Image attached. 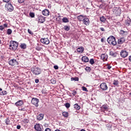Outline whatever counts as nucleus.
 <instances>
[{
    "label": "nucleus",
    "instance_id": "nucleus-1",
    "mask_svg": "<svg viewBox=\"0 0 131 131\" xmlns=\"http://www.w3.org/2000/svg\"><path fill=\"white\" fill-rule=\"evenodd\" d=\"M18 45H19V43L16 41H10L9 42V50L16 51L18 49Z\"/></svg>",
    "mask_w": 131,
    "mask_h": 131
},
{
    "label": "nucleus",
    "instance_id": "nucleus-2",
    "mask_svg": "<svg viewBox=\"0 0 131 131\" xmlns=\"http://www.w3.org/2000/svg\"><path fill=\"white\" fill-rule=\"evenodd\" d=\"M107 41L110 45H113V46H115L117 43L115 37H114L113 36H110L107 38Z\"/></svg>",
    "mask_w": 131,
    "mask_h": 131
},
{
    "label": "nucleus",
    "instance_id": "nucleus-3",
    "mask_svg": "<svg viewBox=\"0 0 131 131\" xmlns=\"http://www.w3.org/2000/svg\"><path fill=\"white\" fill-rule=\"evenodd\" d=\"M31 71L34 75H38L41 73V70L39 68L34 67L32 69Z\"/></svg>",
    "mask_w": 131,
    "mask_h": 131
},
{
    "label": "nucleus",
    "instance_id": "nucleus-4",
    "mask_svg": "<svg viewBox=\"0 0 131 131\" xmlns=\"http://www.w3.org/2000/svg\"><path fill=\"white\" fill-rule=\"evenodd\" d=\"M113 13L117 16H120L121 14V9L118 7H115L113 8Z\"/></svg>",
    "mask_w": 131,
    "mask_h": 131
},
{
    "label": "nucleus",
    "instance_id": "nucleus-5",
    "mask_svg": "<svg viewBox=\"0 0 131 131\" xmlns=\"http://www.w3.org/2000/svg\"><path fill=\"white\" fill-rule=\"evenodd\" d=\"M5 8L7 9L8 12H13V11H14V7H13V5L11 4V3H7L5 5Z\"/></svg>",
    "mask_w": 131,
    "mask_h": 131
},
{
    "label": "nucleus",
    "instance_id": "nucleus-6",
    "mask_svg": "<svg viewBox=\"0 0 131 131\" xmlns=\"http://www.w3.org/2000/svg\"><path fill=\"white\" fill-rule=\"evenodd\" d=\"M31 103L33 105H34L35 107H38V103H39V100L37 98H33L31 100Z\"/></svg>",
    "mask_w": 131,
    "mask_h": 131
},
{
    "label": "nucleus",
    "instance_id": "nucleus-7",
    "mask_svg": "<svg viewBox=\"0 0 131 131\" xmlns=\"http://www.w3.org/2000/svg\"><path fill=\"white\" fill-rule=\"evenodd\" d=\"M9 65H11V66H13L14 67H16V66H17L18 65V61L16 60L15 59H11L9 61Z\"/></svg>",
    "mask_w": 131,
    "mask_h": 131
},
{
    "label": "nucleus",
    "instance_id": "nucleus-8",
    "mask_svg": "<svg viewBox=\"0 0 131 131\" xmlns=\"http://www.w3.org/2000/svg\"><path fill=\"white\" fill-rule=\"evenodd\" d=\"M120 56L122 58H126L128 56V52L125 50H122L120 52Z\"/></svg>",
    "mask_w": 131,
    "mask_h": 131
},
{
    "label": "nucleus",
    "instance_id": "nucleus-9",
    "mask_svg": "<svg viewBox=\"0 0 131 131\" xmlns=\"http://www.w3.org/2000/svg\"><path fill=\"white\" fill-rule=\"evenodd\" d=\"M40 41L43 45H49L50 43V40L48 38H41Z\"/></svg>",
    "mask_w": 131,
    "mask_h": 131
},
{
    "label": "nucleus",
    "instance_id": "nucleus-10",
    "mask_svg": "<svg viewBox=\"0 0 131 131\" xmlns=\"http://www.w3.org/2000/svg\"><path fill=\"white\" fill-rule=\"evenodd\" d=\"M100 89L102 90V91H107L108 90V86H107V84L105 82L102 83L100 85Z\"/></svg>",
    "mask_w": 131,
    "mask_h": 131
},
{
    "label": "nucleus",
    "instance_id": "nucleus-11",
    "mask_svg": "<svg viewBox=\"0 0 131 131\" xmlns=\"http://www.w3.org/2000/svg\"><path fill=\"white\" fill-rule=\"evenodd\" d=\"M34 129L37 131L42 130V125L39 124H36L34 126Z\"/></svg>",
    "mask_w": 131,
    "mask_h": 131
},
{
    "label": "nucleus",
    "instance_id": "nucleus-12",
    "mask_svg": "<svg viewBox=\"0 0 131 131\" xmlns=\"http://www.w3.org/2000/svg\"><path fill=\"white\" fill-rule=\"evenodd\" d=\"M82 21L83 24H84V25H86V26L90 25V19H89V18L85 17L83 19Z\"/></svg>",
    "mask_w": 131,
    "mask_h": 131
},
{
    "label": "nucleus",
    "instance_id": "nucleus-13",
    "mask_svg": "<svg viewBox=\"0 0 131 131\" xmlns=\"http://www.w3.org/2000/svg\"><path fill=\"white\" fill-rule=\"evenodd\" d=\"M38 21L40 22V23H43V22L46 21V18L42 15H39L38 17Z\"/></svg>",
    "mask_w": 131,
    "mask_h": 131
},
{
    "label": "nucleus",
    "instance_id": "nucleus-14",
    "mask_svg": "<svg viewBox=\"0 0 131 131\" xmlns=\"http://www.w3.org/2000/svg\"><path fill=\"white\" fill-rule=\"evenodd\" d=\"M124 41H125V38L124 37H121L118 40V43L119 45H122Z\"/></svg>",
    "mask_w": 131,
    "mask_h": 131
},
{
    "label": "nucleus",
    "instance_id": "nucleus-15",
    "mask_svg": "<svg viewBox=\"0 0 131 131\" xmlns=\"http://www.w3.org/2000/svg\"><path fill=\"white\" fill-rule=\"evenodd\" d=\"M23 104H24V102L23 100H19L15 103V105L16 107H19V106H22Z\"/></svg>",
    "mask_w": 131,
    "mask_h": 131
},
{
    "label": "nucleus",
    "instance_id": "nucleus-16",
    "mask_svg": "<svg viewBox=\"0 0 131 131\" xmlns=\"http://www.w3.org/2000/svg\"><path fill=\"white\" fill-rule=\"evenodd\" d=\"M42 13L43 16H49L50 14V11L48 9H45L42 11Z\"/></svg>",
    "mask_w": 131,
    "mask_h": 131
},
{
    "label": "nucleus",
    "instance_id": "nucleus-17",
    "mask_svg": "<svg viewBox=\"0 0 131 131\" xmlns=\"http://www.w3.org/2000/svg\"><path fill=\"white\" fill-rule=\"evenodd\" d=\"M101 59L103 60V61H106L107 59H108V55L106 54H103L101 56Z\"/></svg>",
    "mask_w": 131,
    "mask_h": 131
},
{
    "label": "nucleus",
    "instance_id": "nucleus-18",
    "mask_svg": "<svg viewBox=\"0 0 131 131\" xmlns=\"http://www.w3.org/2000/svg\"><path fill=\"white\" fill-rule=\"evenodd\" d=\"M37 119L38 120H42L43 119V114H40L37 116Z\"/></svg>",
    "mask_w": 131,
    "mask_h": 131
},
{
    "label": "nucleus",
    "instance_id": "nucleus-19",
    "mask_svg": "<svg viewBox=\"0 0 131 131\" xmlns=\"http://www.w3.org/2000/svg\"><path fill=\"white\" fill-rule=\"evenodd\" d=\"M127 18H128V19L126 20L125 24H126V25H127V26H129V25H130V23H131V19L128 17Z\"/></svg>",
    "mask_w": 131,
    "mask_h": 131
},
{
    "label": "nucleus",
    "instance_id": "nucleus-20",
    "mask_svg": "<svg viewBox=\"0 0 131 131\" xmlns=\"http://www.w3.org/2000/svg\"><path fill=\"white\" fill-rule=\"evenodd\" d=\"M82 61L83 62H85V63H88V62L89 61V57L87 56H83Z\"/></svg>",
    "mask_w": 131,
    "mask_h": 131
},
{
    "label": "nucleus",
    "instance_id": "nucleus-21",
    "mask_svg": "<svg viewBox=\"0 0 131 131\" xmlns=\"http://www.w3.org/2000/svg\"><path fill=\"white\" fill-rule=\"evenodd\" d=\"M110 56H112V57H116L117 56V53L116 52H114L112 51L110 52Z\"/></svg>",
    "mask_w": 131,
    "mask_h": 131
},
{
    "label": "nucleus",
    "instance_id": "nucleus-22",
    "mask_svg": "<svg viewBox=\"0 0 131 131\" xmlns=\"http://www.w3.org/2000/svg\"><path fill=\"white\" fill-rule=\"evenodd\" d=\"M5 27H8V24H4V26H0V30L3 31L5 29Z\"/></svg>",
    "mask_w": 131,
    "mask_h": 131
},
{
    "label": "nucleus",
    "instance_id": "nucleus-23",
    "mask_svg": "<svg viewBox=\"0 0 131 131\" xmlns=\"http://www.w3.org/2000/svg\"><path fill=\"white\" fill-rule=\"evenodd\" d=\"M100 20L101 22H103V23H105V22H106V18H105V17L104 16L100 17Z\"/></svg>",
    "mask_w": 131,
    "mask_h": 131
},
{
    "label": "nucleus",
    "instance_id": "nucleus-24",
    "mask_svg": "<svg viewBox=\"0 0 131 131\" xmlns=\"http://www.w3.org/2000/svg\"><path fill=\"white\" fill-rule=\"evenodd\" d=\"M62 21L63 22V23H68V22H69V20L67 17H63L62 19Z\"/></svg>",
    "mask_w": 131,
    "mask_h": 131
},
{
    "label": "nucleus",
    "instance_id": "nucleus-25",
    "mask_svg": "<svg viewBox=\"0 0 131 131\" xmlns=\"http://www.w3.org/2000/svg\"><path fill=\"white\" fill-rule=\"evenodd\" d=\"M74 107L75 108V109H76V110H79V109H80V107L79 106V105H78V104L76 103L74 105Z\"/></svg>",
    "mask_w": 131,
    "mask_h": 131
},
{
    "label": "nucleus",
    "instance_id": "nucleus-26",
    "mask_svg": "<svg viewBox=\"0 0 131 131\" xmlns=\"http://www.w3.org/2000/svg\"><path fill=\"white\" fill-rule=\"evenodd\" d=\"M127 34V32L124 31L123 30H121L120 31V34H122V35H125Z\"/></svg>",
    "mask_w": 131,
    "mask_h": 131
},
{
    "label": "nucleus",
    "instance_id": "nucleus-27",
    "mask_svg": "<svg viewBox=\"0 0 131 131\" xmlns=\"http://www.w3.org/2000/svg\"><path fill=\"white\" fill-rule=\"evenodd\" d=\"M79 79L78 77H72V78H71V81H78Z\"/></svg>",
    "mask_w": 131,
    "mask_h": 131
},
{
    "label": "nucleus",
    "instance_id": "nucleus-28",
    "mask_svg": "<svg viewBox=\"0 0 131 131\" xmlns=\"http://www.w3.org/2000/svg\"><path fill=\"white\" fill-rule=\"evenodd\" d=\"M20 49H23V50L26 49V44L25 43H21L20 45Z\"/></svg>",
    "mask_w": 131,
    "mask_h": 131
},
{
    "label": "nucleus",
    "instance_id": "nucleus-29",
    "mask_svg": "<svg viewBox=\"0 0 131 131\" xmlns=\"http://www.w3.org/2000/svg\"><path fill=\"white\" fill-rule=\"evenodd\" d=\"M62 116H63V117H68L69 116V114L68 112H62Z\"/></svg>",
    "mask_w": 131,
    "mask_h": 131
},
{
    "label": "nucleus",
    "instance_id": "nucleus-30",
    "mask_svg": "<svg viewBox=\"0 0 131 131\" xmlns=\"http://www.w3.org/2000/svg\"><path fill=\"white\" fill-rule=\"evenodd\" d=\"M19 111H26V106L18 107Z\"/></svg>",
    "mask_w": 131,
    "mask_h": 131
},
{
    "label": "nucleus",
    "instance_id": "nucleus-31",
    "mask_svg": "<svg viewBox=\"0 0 131 131\" xmlns=\"http://www.w3.org/2000/svg\"><path fill=\"white\" fill-rule=\"evenodd\" d=\"M63 29L66 30V31H69L70 30V27L68 26H65L63 27Z\"/></svg>",
    "mask_w": 131,
    "mask_h": 131
},
{
    "label": "nucleus",
    "instance_id": "nucleus-32",
    "mask_svg": "<svg viewBox=\"0 0 131 131\" xmlns=\"http://www.w3.org/2000/svg\"><path fill=\"white\" fill-rule=\"evenodd\" d=\"M107 7V5H106V3H102L99 6V8L101 9H103V8H106Z\"/></svg>",
    "mask_w": 131,
    "mask_h": 131
},
{
    "label": "nucleus",
    "instance_id": "nucleus-33",
    "mask_svg": "<svg viewBox=\"0 0 131 131\" xmlns=\"http://www.w3.org/2000/svg\"><path fill=\"white\" fill-rule=\"evenodd\" d=\"M10 122H11V121H10V119H9V118H7L6 119H5V123L7 125L10 124Z\"/></svg>",
    "mask_w": 131,
    "mask_h": 131
},
{
    "label": "nucleus",
    "instance_id": "nucleus-34",
    "mask_svg": "<svg viewBox=\"0 0 131 131\" xmlns=\"http://www.w3.org/2000/svg\"><path fill=\"white\" fill-rule=\"evenodd\" d=\"M77 52H78V53H82V47L78 48L77 49Z\"/></svg>",
    "mask_w": 131,
    "mask_h": 131
},
{
    "label": "nucleus",
    "instance_id": "nucleus-35",
    "mask_svg": "<svg viewBox=\"0 0 131 131\" xmlns=\"http://www.w3.org/2000/svg\"><path fill=\"white\" fill-rule=\"evenodd\" d=\"M101 108H102V110H103L105 111L107 110V109H108V107L106 105H103L101 107Z\"/></svg>",
    "mask_w": 131,
    "mask_h": 131
},
{
    "label": "nucleus",
    "instance_id": "nucleus-36",
    "mask_svg": "<svg viewBox=\"0 0 131 131\" xmlns=\"http://www.w3.org/2000/svg\"><path fill=\"white\" fill-rule=\"evenodd\" d=\"M113 84L114 85H118V84H119V82L117 80H114Z\"/></svg>",
    "mask_w": 131,
    "mask_h": 131
},
{
    "label": "nucleus",
    "instance_id": "nucleus-37",
    "mask_svg": "<svg viewBox=\"0 0 131 131\" xmlns=\"http://www.w3.org/2000/svg\"><path fill=\"white\" fill-rule=\"evenodd\" d=\"M12 30H11V29H8L7 30V33L9 35L12 34Z\"/></svg>",
    "mask_w": 131,
    "mask_h": 131
},
{
    "label": "nucleus",
    "instance_id": "nucleus-38",
    "mask_svg": "<svg viewBox=\"0 0 131 131\" xmlns=\"http://www.w3.org/2000/svg\"><path fill=\"white\" fill-rule=\"evenodd\" d=\"M8 94V92L6 91H3L2 94H1V96H5Z\"/></svg>",
    "mask_w": 131,
    "mask_h": 131
},
{
    "label": "nucleus",
    "instance_id": "nucleus-39",
    "mask_svg": "<svg viewBox=\"0 0 131 131\" xmlns=\"http://www.w3.org/2000/svg\"><path fill=\"white\" fill-rule=\"evenodd\" d=\"M89 62L91 65H94V64H95V60L93 58L91 59Z\"/></svg>",
    "mask_w": 131,
    "mask_h": 131
},
{
    "label": "nucleus",
    "instance_id": "nucleus-40",
    "mask_svg": "<svg viewBox=\"0 0 131 131\" xmlns=\"http://www.w3.org/2000/svg\"><path fill=\"white\" fill-rule=\"evenodd\" d=\"M35 50L36 51H41V50H42V48H41V47H39V46H37L35 48Z\"/></svg>",
    "mask_w": 131,
    "mask_h": 131
},
{
    "label": "nucleus",
    "instance_id": "nucleus-41",
    "mask_svg": "<svg viewBox=\"0 0 131 131\" xmlns=\"http://www.w3.org/2000/svg\"><path fill=\"white\" fill-rule=\"evenodd\" d=\"M77 19L78 20H79V21H82V15H80L79 16H78L77 17Z\"/></svg>",
    "mask_w": 131,
    "mask_h": 131
},
{
    "label": "nucleus",
    "instance_id": "nucleus-42",
    "mask_svg": "<svg viewBox=\"0 0 131 131\" xmlns=\"http://www.w3.org/2000/svg\"><path fill=\"white\" fill-rule=\"evenodd\" d=\"M23 121L24 123H28V122H29V120H28V119H24Z\"/></svg>",
    "mask_w": 131,
    "mask_h": 131
},
{
    "label": "nucleus",
    "instance_id": "nucleus-43",
    "mask_svg": "<svg viewBox=\"0 0 131 131\" xmlns=\"http://www.w3.org/2000/svg\"><path fill=\"white\" fill-rule=\"evenodd\" d=\"M64 106H66V108H70V103H66L64 104Z\"/></svg>",
    "mask_w": 131,
    "mask_h": 131
},
{
    "label": "nucleus",
    "instance_id": "nucleus-44",
    "mask_svg": "<svg viewBox=\"0 0 131 131\" xmlns=\"http://www.w3.org/2000/svg\"><path fill=\"white\" fill-rule=\"evenodd\" d=\"M106 69L110 70V69H111V68H112V67L111 66H110V64H107V65H106Z\"/></svg>",
    "mask_w": 131,
    "mask_h": 131
},
{
    "label": "nucleus",
    "instance_id": "nucleus-45",
    "mask_svg": "<svg viewBox=\"0 0 131 131\" xmlns=\"http://www.w3.org/2000/svg\"><path fill=\"white\" fill-rule=\"evenodd\" d=\"M30 16L32 18H34V16H35L34 13H33V12L30 13Z\"/></svg>",
    "mask_w": 131,
    "mask_h": 131
},
{
    "label": "nucleus",
    "instance_id": "nucleus-46",
    "mask_svg": "<svg viewBox=\"0 0 131 131\" xmlns=\"http://www.w3.org/2000/svg\"><path fill=\"white\" fill-rule=\"evenodd\" d=\"M51 82L53 84H55L56 83V80H54V79H52L51 80Z\"/></svg>",
    "mask_w": 131,
    "mask_h": 131
},
{
    "label": "nucleus",
    "instance_id": "nucleus-47",
    "mask_svg": "<svg viewBox=\"0 0 131 131\" xmlns=\"http://www.w3.org/2000/svg\"><path fill=\"white\" fill-rule=\"evenodd\" d=\"M82 90L84 92H89V90L85 86H82Z\"/></svg>",
    "mask_w": 131,
    "mask_h": 131
},
{
    "label": "nucleus",
    "instance_id": "nucleus-48",
    "mask_svg": "<svg viewBox=\"0 0 131 131\" xmlns=\"http://www.w3.org/2000/svg\"><path fill=\"white\" fill-rule=\"evenodd\" d=\"M28 33H29L30 34H31L32 35L33 34V32L31 31L29 29L28 30Z\"/></svg>",
    "mask_w": 131,
    "mask_h": 131
},
{
    "label": "nucleus",
    "instance_id": "nucleus-49",
    "mask_svg": "<svg viewBox=\"0 0 131 131\" xmlns=\"http://www.w3.org/2000/svg\"><path fill=\"white\" fill-rule=\"evenodd\" d=\"M24 2H25V0H18V3H19V4H23Z\"/></svg>",
    "mask_w": 131,
    "mask_h": 131
},
{
    "label": "nucleus",
    "instance_id": "nucleus-50",
    "mask_svg": "<svg viewBox=\"0 0 131 131\" xmlns=\"http://www.w3.org/2000/svg\"><path fill=\"white\" fill-rule=\"evenodd\" d=\"M85 70H86V71H91V68L90 67H86L85 69Z\"/></svg>",
    "mask_w": 131,
    "mask_h": 131
},
{
    "label": "nucleus",
    "instance_id": "nucleus-51",
    "mask_svg": "<svg viewBox=\"0 0 131 131\" xmlns=\"http://www.w3.org/2000/svg\"><path fill=\"white\" fill-rule=\"evenodd\" d=\"M54 68L55 70H58V69H59V67H58V66H54Z\"/></svg>",
    "mask_w": 131,
    "mask_h": 131
},
{
    "label": "nucleus",
    "instance_id": "nucleus-52",
    "mask_svg": "<svg viewBox=\"0 0 131 131\" xmlns=\"http://www.w3.org/2000/svg\"><path fill=\"white\" fill-rule=\"evenodd\" d=\"M35 82L36 83H38V82H39V80H38V79H36L35 80Z\"/></svg>",
    "mask_w": 131,
    "mask_h": 131
},
{
    "label": "nucleus",
    "instance_id": "nucleus-53",
    "mask_svg": "<svg viewBox=\"0 0 131 131\" xmlns=\"http://www.w3.org/2000/svg\"><path fill=\"white\" fill-rule=\"evenodd\" d=\"M4 3H7L8 4V3L10 2V0H3Z\"/></svg>",
    "mask_w": 131,
    "mask_h": 131
},
{
    "label": "nucleus",
    "instance_id": "nucleus-54",
    "mask_svg": "<svg viewBox=\"0 0 131 131\" xmlns=\"http://www.w3.org/2000/svg\"><path fill=\"white\" fill-rule=\"evenodd\" d=\"M16 128H17V129H20V128H21V126H20V125H17V126H16Z\"/></svg>",
    "mask_w": 131,
    "mask_h": 131
},
{
    "label": "nucleus",
    "instance_id": "nucleus-55",
    "mask_svg": "<svg viewBox=\"0 0 131 131\" xmlns=\"http://www.w3.org/2000/svg\"><path fill=\"white\" fill-rule=\"evenodd\" d=\"M45 131H51V129L49 128H47L45 129Z\"/></svg>",
    "mask_w": 131,
    "mask_h": 131
},
{
    "label": "nucleus",
    "instance_id": "nucleus-56",
    "mask_svg": "<svg viewBox=\"0 0 131 131\" xmlns=\"http://www.w3.org/2000/svg\"><path fill=\"white\" fill-rule=\"evenodd\" d=\"M100 29L101 31H105V29H104V28H100Z\"/></svg>",
    "mask_w": 131,
    "mask_h": 131
},
{
    "label": "nucleus",
    "instance_id": "nucleus-57",
    "mask_svg": "<svg viewBox=\"0 0 131 131\" xmlns=\"http://www.w3.org/2000/svg\"><path fill=\"white\" fill-rule=\"evenodd\" d=\"M128 60L130 61V62H131V55L129 56Z\"/></svg>",
    "mask_w": 131,
    "mask_h": 131
},
{
    "label": "nucleus",
    "instance_id": "nucleus-58",
    "mask_svg": "<svg viewBox=\"0 0 131 131\" xmlns=\"http://www.w3.org/2000/svg\"><path fill=\"white\" fill-rule=\"evenodd\" d=\"M101 41L102 42H103L104 41V39L101 38Z\"/></svg>",
    "mask_w": 131,
    "mask_h": 131
},
{
    "label": "nucleus",
    "instance_id": "nucleus-59",
    "mask_svg": "<svg viewBox=\"0 0 131 131\" xmlns=\"http://www.w3.org/2000/svg\"><path fill=\"white\" fill-rule=\"evenodd\" d=\"M86 12H89V8L86 9Z\"/></svg>",
    "mask_w": 131,
    "mask_h": 131
},
{
    "label": "nucleus",
    "instance_id": "nucleus-60",
    "mask_svg": "<svg viewBox=\"0 0 131 131\" xmlns=\"http://www.w3.org/2000/svg\"><path fill=\"white\" fill-rule=\"evenodd\" d=\"M101 3H103L105 0H100Z\"/></svg>",
    "mask_w": 131,
    "mask_h": 131
},
{
    "label": "nucleus",
    "instance_id": "nucleus-61",
    "mask_svg": "<svg viewBox=\"0 0 131 131\" xmlns=\"http://www.w3.org/2000/svg\"><path fill=\"white\" fill-rule=\"evenodd\" d=\"M129 96L131 98V92L129 93Z\"/></svg>",
    "mask_w": 131,
    "mask_h": 131
},
{
    "label": "nucleus",
    "instance_id": "nucleus-62",
    "mask_svg": "<svg viewBox=\"0 0 131 131\" xmlns=\"http://www.w3.org/2000/svg\"><path fill=\"white\" fill-rule=\"evenodd\" d=\"M73 93H74V95H75L76 94V91H75Z\"/></svg>",
    "mask_w": 131,
    "mask_h": 131
},
{
    "label": "nucleus",
    "instance_id": "nucleus-63",
    "mask_svg": "<svg viewBox=\"0 0 131 131\" xmlns=\"http://www.w3.org/2000/svg\"><path fill=\"white\" fill-rule=\"evenodd\" d=\"M3 91V89L2 88H0V91Z\"/></svg>",
    "mask_w": 131,
    "mask_h": 131
},
{
    "label": "nucleus",
    "instance_id": "nucleus-64",
    "mask_svg": "<svg viewBox=\"0 0 131 131\" xmlns=\"http://www.w3.org/2000/svg\"><path fill=\"white\" fill-rule=\"evenodd\" d=\"M82 131H85V130H84V129H82Z\"/></svg>",
    "mask_w": 131,
    "mask_h": 131
}]
</instances>
